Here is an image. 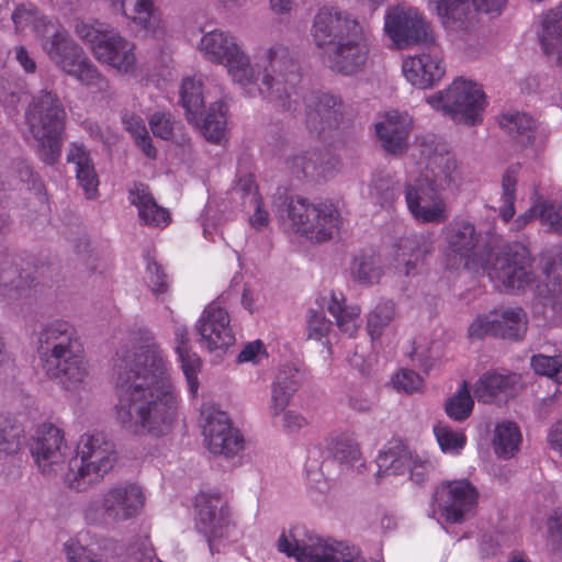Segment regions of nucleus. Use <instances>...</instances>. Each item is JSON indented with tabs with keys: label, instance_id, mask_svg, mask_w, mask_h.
Masks as SVG:
<instances>
[{
	"label": "nucleus",
	"instance_id": "43",
	"mask_svg": "<svg viewBox=\"0 0 562 562\" xmlns=\"http://www.w3.org/2000/svg\"><path fill=\"white\" fill-rule=\"evenodd\" d=\"M180 99L186 110L188 121L198 124L199 116L204 108V94L201 78L190 76L182 79Z\"/></svg>",
	"mask_w": 562,
	"mask_h": 562
},
{
	"label": "nucleus",
	"instance_id": "9",
	"mask_svg": "<svg viewBox=\"0 0 562 562\" xmlns=\"http://www.w3.org/2000/svg\"><path fill=\"white\" fill-rule=\"evenodd\" d=\"M194 527L204 537L212 555L223 552L239 535L227 502L217 492H201L195 496Z\"/></svg>",
	"mask_w": 562,
	"mask_h": 562
},
{
	"label": "nucleus",
	"instance_id": "34",
	"mask_svg": "<svg viewBox=\"0 0 562 562\" xmlns=\"http://www.w3.org/2000/svg\"><path fill=\"white\" fill-rule=\"evenodd\" d=\"M413 456L402 441L394 440L387 442L376 456V475L382 477L405 474L413 462Z\"/></svg>",
	"mask_w": 562,
	"mask_h": 562
},
{
	"label": "nucleus",
	"instance_id": "29",
	"mask_svg": "<svg viewBox=\"0 0 562 562\" xmlns=\"http://www.w3.org/2000/svg\"><path fill=\"white\" fill-rule=\"evenodd\" d=\"M128 201L137 207L138 216L144 224L166 227L170 223L169 211L157 204L146 184L133 183L128 189Z\"/></svg>",
	"mask_w": 562,
	"mask_h": 562
},
{
	"label": "nucleus",
	"instance_id": "30",
	"mask_svg": "<svg viewBox=\"0 0 562 562\" xmlns=\"http://www.w3.org/2000/svg\"><path fill=\"white\" fill-rule=\"evenodd\" d=\"M286 165L289 170L297 178L321 180L331 177L339 162L334 158L326 161L321 160V154L311 150L293 155L286 160Z\"/></svg>",
	"mask_w": 562,
	"mask_h": 562
},
{
	"label": "nucleus",
	"instance_id": "24",
	"mask_svg": "<svg viewBox=\"0 0 562 562\" xmlns=\"http://www.w3.org/2000/svg\"><path fill=\"white\" fill-rule=\"evenodd\" d=\"M145 495L135 483H121L109 487L102 496V509L113 522H123L136 517L143 509Z\"/></svg>",
	"mask_w": 562,
	"mask_h": 562
},
{
	"label": "nucleus",
	"instance_id": "2",
	"mask_svg": "<svg viewBox=\"0 0 562 562\" xmlns=\"http://www.w3.org/2000/svg\"><path fill=\"white\" fill-rule=\"evenodd\" d=\"M443 256L447 267L458 269L482 266L490 279L506 291L525 292L531 290L536 299L552 310H562V249L557 254L544 252L540 257L544 280L537 282L532 270L533 260L529 250L521 245L506 246L494 252L484 262L475 254L479 234L470 221L454 220L443 226Z\"/></svg>",
	"mask_w": 562,
	"mask_h": 562
},
{
	"label": "nucleus",
	"instance_id": "5",
	"mask_svg": "<svg viewBox=\"0 0 562 562\" xmlns=\"http://www.w3.org/2000/svg\"><path fill=\"white\" fill-rule=\"evenodd\" d=\"M66 117L58 94L47 89L34 95L25 111V122L36 143L37 154L46 165L56 164L60 157Z\"/></svg>",
	"mask_w": 562,
	"mask_h": 562
},
{
	"label": "nucleus",
	"instance_id": "63",
	"mask_svg": "<svg viewBox=\"0 0 562 562\" xmlns=\"http://www.w3.org/2000/svg\"><path fill=\"white\" fill-rule=\"evenodd\" d=\"M331 328V322L326 318L321 311H310L307 316V337L308 339L322 340L328 335Z\"/></svg>",
	"mask_w": 562,
	"mask_h": 562
},
{
	"label": "nucleus",
	"instance_id": "12",
	"mask_svg": "<svg viewBox=\"0 0 562 562\" xmlns=\"http://www.w3.org/2000/svg\"><path fill=\"white\" fill-rule=\"evenodd\" d=\"M426 101L431 109L468 125L482 122L486 105L481 87L462 78L453 80L447 89L429 95Z\"/></svg>",
	"mask_w": 562,
	"mask_h": 562
},
{
	"label": "nucleus",
	"instance_id": "25",
	"mask_svg": "<svg viewBox=\"0 0 562 562\" xmlns=\"http://www.w3.org/2000/svg\"><path fill=\"white\" fill-rule=\"evenodd\" d=\"M305 123L311 132L336 128L344 115L342 100L333 93L312 91L304 97Z\"/></svg>",
	"mask_w": 562,
	"mask_h": 562
},
{
	"label": "nucleus",
	"instance_id": "62",
	"mask_svg": "<svg viewBox=\"0 0 562 562\" xmlns=\"http://www.w3.org/2000/svg\"><path fill=\"white\" fill-rule=\"evenodd\" d=\"M392 383L397 391L412 394L422 390L424 380L415 371L402 369L393 376Z\"/></svg>",
	"mask_w": 562,
	"mask_h": 562
},
{
	"label": "nucleus",
	"instance_id": "22",
	"mask_svg": "<svg viewBox=\"0 0 562 562\" xmlns=\"http://www.w3.org/2000/svg\"><path fill=\"white\" fill-rule=\"evenodd\" d=\"M114 13L124 16L144 36L159 40L166 34L162 12L156 0H104Z\"/></svg>",
	"mask_w": 562,
	"mask_h": 562
},
{
	"label": "nucleus",
	"instance_id": "49",
	"mask_svg": "<svg viewBox=\"0 0 562 562\" xmlns=\"http://www.w3.org/2000/svg\"><path fill=\"white\" fill-rule=\"evenodd\" d=\"M395 316V304L392 301H382L368 314L367 329L372 339L381 337L385 328Z\"/></svg>",
	"mask_w": 562,
	"mask_h": 562
},
{
	"label": "nucleus",
	"instance_id": "19",
	"mask_svg": "<svg viewBox=\"0 0 562 562\" xmlns=\"http://www.w3.org/2000/svg\"><path fill=\"white\" fill-rule=\"evenodd\" d=\"M425 45V49L405 57L402 63V74L406 81L422 90L439 85L447 71L440 47L436 43Z\"/></svg>",
	"mask_w": 562,
	"mask_h": 562
},
{
	"label": "nucleus",
	"instance_id": "44",
	"mask_svg": "<svg viewBox=\"0 0 562 562\" xmlns=\"http://www.w3.org/2000/svg\"><path fill=\"white\" fill-rule=\"evenodd\" d=\"M29 276H23L10 261L2 263L0 269V291L10 300H16L30 290Z\"/></svg>",
	"mask_w": 562,
	"mask_h": 562
},
{
	"label": "nucleus",
	"instance_id": "23",
	"mask_svg": "<svg viewBox=\"0 0 562 562\" xmlns=\"http://www.w3.org/2000/svg\"><path fill=\"white\" fill-rule=\"evenodd\" d=\"M408 212L418 224H442L449 218L446 201L440 193L431 192L426 186L408 179L404 189Z\"/></svg>",
	"mask_w": 562,
	"mask_h": 562
},
{
	"label": "nucleus",
	"instance_id": "31",
	"mask_svg": "<svg viewBox=\"0 0 562 562\" xmlns=\"http://www.w3.org/2000/svg\"><path fill=\"white\" fill-rule=\"evenodd\" d=\"M67 162L76 166V179L88 199L98 194L99 178L94 169L90 151L80 143H70L67 151Z\"/></svg>",
	"mask_w": 562,
	"mask_h": 562
},
{
	"label": "nucleus",
	"instance_id": "1",
	"mask_svg": "<svg viewBox=\"0 0 562 562\" xmlns=\"http://www.w3.org/2000/svg\"><path fill=\"white\" fill-rule=\"evenodd\" d=\"M114 389L115 417L125 430L159 437L172 429L181 400L154 340L117 352Z\"/></svg>",
	"mask_w": 562,
	"mask_h": 562
},
{
	"label": "nucleus",
	"instance_id": "38",
	"mask_svg": "<svg viewBox=\"0 0 562 562\" xmlns=\"http://www.w3.org/2000/svg\"><path fill=\"white\" fill-rule=\"evenodd\" d=\"M539 41L546 55L562 58V2L544 14Z\"/></svg>",
	"mask_w": 562,
	"mask_h": 562
},
{
	"label": "nucleus",
	"instance_id": "4",
	"mask_svg": "<svg viewBox=\"0 0 562 562\" xmlns=\"http://www.w3.org/2000/svg\"><path fill=\"white\" fill-rule=\"evenodd\" d=\"M256 71V89L251 97L261 94L265 100L286 111H296L292 95L301 79L300 65L289 47L272 44L261 49L252 65Z\"/></svg>",
	"mask_w": 562,
	"mask_h": 562
},
{
	"label": "nucleus",
	"instance_id": "37",
	"mask_svg": "<svg viewBox=\"0 0 562 562\" xmlns=\"http://www.w3.org/2000/svg\"><path fill=\"white\" fill-rule=\"evenodd\" d=\"M518 380L515 373L486 372L475 383L474 395L480 402H492L496 396L509 393Z\"/></svg>",
	"mask_w": 562,
	"mask_h": 562
},
{
	"label": "nucleus",
	"instance_id": "60",
	"mask_svg": "<svg viewBox=\"0 0 562 562\" xmlns=\"http://www.w3.org/2000/svg\"><path fill=\"white\" fill-rule=\"evenodd\" d=\"M548 551L557 559L562 558V521L561 517L554 512L547 520Z\"/></svg>",
	"mask_w": 562,
	"mask_h": 562
},
{
	"label": "nucleus",
	"instance_id": "40",
	"mask_svg": "<svg viewBox=\"0 0 562 562\" xmlns=\"http://www.w3.org/2000/svg\"><path fill=\"white\" fill-rule=\"evenodd\" d=\"M342 293L331 292L327 310L336 319V324L341 333L348 337H353L360 328V313L358 305L347 306Z\"/></svg>",
	"mask_w": 562,
	"mask_h": 562
},
{
	"label": "nucleus",
	"instance_id": "36",
	"mask_svg": "<svg viewBox=\"0 0 562 562\" xmlns=\"http://www.w3.org/2000/svg\"><path fill=\"white\" fill-rule=\"evenodd\" d=\"M296 370L288 368L278 373L271 386V398L268 405V413L271 418H277L288 407L291 397L297 390Z\"/></svg>",
	"mask_w": 562,
	"mask_h": 562
},
{
	"label": "nucleus",
	"instance_id": "7",
	"mask_svg": "<svg viewBox=\"0 0 562 562\" xmlns=\"http://www.w3.org/2000/svg\"><path fill=\"white\" fill-rule=\"evenodd\" d=\"M198 48L205 60L225 67L232 80L246 95L254 94L256 71L236 36L222 30H213L201 37Z\"/></svg>",
	"mask_w": 562,
	"mask_h": 562
},
{
	"label": "nucleus",
	"instance_id": "32",
	"mask_svg": "<svg viewBox=\"0 0 562 562\" xmlns=\"http://www.w3.org/2000/svg\"><path fill=\"white\" fill-rule=\"evenodd\" d=\"M175 350L181 362L183 374L188 382L189 392L192 396H196L199 391L198 374L201 368L200 357L191 351L189 346V334L186 325L176 322L175 328Z\"/></svg>",
	"mask_w": 562,
	"mask_h": 562
},
{
	"label": "nucleus",
	"instance_id": "28",
	"mask_svg": "<svg viewBox=\"0 0 562 562\" xmlns=\"http://www.w3.org/2000/svg\"><path fill=\"white\" fill-rule=\"evenodd\" d=\"M37 38L43 52L61 70L82 52V48L69 36L68 32L55 21H53L49 33Z\"/></svg>",
	"mask_w": 562,
	"mask_h": 562
},
{
	"label": "nucleus",
	"instance_id": "39",
	"mask_svg": "<svg viewBox=\"0 0 562 562\" xmlns=\"http://www.w3.org/2000/svg\"><path fill=\"white\" fill-rule=\"evenodd\" d=\"M342 293L331 292L327 310L336 319V324L341 333L348 337H353L360 328V313L358 305L347 306Z\"/></svg>",
	"mask_w": 562,
	"mask_h": 562
},
{
	"label": "nucleus",
	"instance_id": "61",
	"mask_svg": "<svg viewBox=\"0 0 562 562\" xmlns=\"http://www.w3.org/2000/svg\"><path fill=\"white\" fill-rule=\"evenodd\" d=\"M370 194L381 205H390L397 196L398 192L390 179L376 178L370 187Z\"/></svg>",
	"mask_w": 562,
	"mask_h": 562
},
{
	"label": "nucleus",
	"instance_id": "45",
	"mask_svg": "<svg viewBox=\"0 0 562 562\" xmlns=\"http://www.w3.org/2000/svg\"><path fill=\"white\" fill-rule=\"evenodd\" d=\"M527 314L520 307L498 312V337L519 340L527 331Z\"/></svg>",
	"mask_w": 562,
	"mask_h": 562
},
{
	"label": "nucleus",
	"instance_id": "21",
	"mask_svg": "<svg viewBox=\"0 0 562 562\" xmlns=\"http://www.w3.org/2000/svg\"><path fill=\"white\" fill-rule=\"evenodd\" d=\"M324 63L335 72L351 76L361 71L369 56L368 32L360 30L356 35L338 42L322 52Z\"/></svg>",
	"mask_w": 562,
	"mask_h": 562
},
{
	"label": "nucleus",
	"instance_id": "26",
	"mask_svg": "<svg viewBox=\"0 0 562 562\" xmlns=\"http://www.w3.org/2000/svg\"><path fill=\"white\" fill-rule=\"evenodd\" d=\"M393 266L400 276L409 277L417 272V267L434 251L431 233L411 234L396 240L393 246Z\"/></svg>",
	"mask_w": 562,
	"mask_h": 562
},
{
	"label": "nucleus",
	"instance_id": "52",
	"mask_svg": "<svg viewBox=\"0 0 562 562\" xmlns=\"http://www.w3.org/2000/svg\"><path fill=\"white\" fill-rule=\"evenodd\" d=\"M501 127L514 137H526L530 142L533 120L526 113H505L499 119Z\"/></svg>",
	"mask_w": 562,
	"mask_h": 562
},
{
	"label": "nucleus",
	"instance_id": "16",
	"mask_svg": "<svg viewBox=\"0 0 562 562\" xmlns=\"http://www.w3.org/2000/svg\"><path fill=\"white\" fill-rule=\"evenodd\" d=\"M200 425L204 443L213 454L229 458L244 449L239 430L232 426L228 415L215 405H202Z\"/></svg>",
	"mask_w": 562,
	"mask_h": 562
},
{
	"label": "nucleus",
	"instance_id": "13",
	"mask_svg": "<svg viewBox=\"0 0 562 562\" xmlns=\"http://www.w3.org/2000/svg\"><path fill=\"white\" fill-rule=\"evenodd\" d=\"M418 155L419 175L411 179L426 186L431 192H443L456 184L458 161L456 156L431 136L417 138L415 145Z\"/></svg>",
	"mask_w": 562,
	"mask_h": 562
},
{
	"label": "nucleus",
	"instance_id": "18",
	"mask_svg": "<svg viewBox=\"0 0 562 562\" xmlns=\"http://www.w3.org/2000/svg\"><path fill=\"white\" fill-rule=\"evenodd\" d=\"M30 449L38 470L47 476L63 471L71 454L63 429L53 424L38 427Z\"/></svg>",
	"mask_w": 562,
	"mask_h": 562
},
{
	"label": "nucleus",
	"instance_id": "20",
	"mask_svg": "<svg viewBox=\"0 0 562 562\" xmlns=\"http://www.w3.org/2000/svg\"><path fill=\"white\" fill-rule=\"evenodd\" d=\"M195 330L200 342L210 351L226 349L235 342L229 314L220 297L205 306Z\"/></svg>",
	"mask_w": 562,
	"mask_h": 562
},
{
	"label": "nucleus",
	"instance_id": "8",
	"mask_svg": "<svg viewBox=\"0 0 562 562\" xmlns=\"http://www.w3.org/2000/svg\"><path fill=\"white\" fill-rule=\"evenodd\" d=\"M75 34L90 48L93 57L119 74L135 75L137 71L136 44L119 31L101 30L95 25L76 21Z\"/></svg>",
	"mask_w": 562,
	"mask_h": 562
},
{
	"label": "nucleus",
	"instance_id": "33",
	"mask_svg": "<svg viewBox=\"0 0 562 562\" xmlns=\"http://www.w3.org/2000/svg\"><path fill=\"white\" fill-rule=\"evenodd\" d=\"M10 20L18 35L34 33L36 37L46 36L53 26V20L32 3L16 4L10 13Z\"/></svg>",
	"mask_w": 562,
	"mask_h": 562
},
{
	"label": "nucleus",
	"instance_id": "42",
	"mask_svg": "<svg viewBox=\"0 0 562 562\" xmlns=\"http://www.w3.org/2000/svg\"><path fill=\"white\" fill-rule=\"evenodd\" d=\"M446 29L459 31L467 26L470 18L469 0H430Z\"/></svg>",
	"mask_w": 562,
	"mask_h": 562
},
{
	"label": "nucleus",
	"instance_id": "64",
	"mask_svg": "<svg viewBox=\"0 0 562 562\" xmlns=\"http://www.w3.org/2000/svg\"><path fill=\"white\" fill-rule=\"evenodd\" d=\"M66 555L68 562H104L102 559L98 558L97 553L78 542L66 544Z\"/></svg>",
	"mask_w": 562,
	"mask_h": 562
},
{
	"label": "nucleus",
	"instance_id": "56",
	"mask_svg": "<svg viewBox=\"0 0 562 562\" xmlns=\"http://www.w3.org/2000/svg\"><path fill=\"white\" fill-rule=\"evenodd\" d=\"M530 363L537 374L546 375L562 384V355H535Z\"/></svg>",
	"mask_w": 562,
	"mask_h": 562
},
{
	"label": "nucleus",
	"instance_id": "59",
	"mask_svg": "<svg viewBox=\"0 0 562 562\" xmlns=\"http://www.w3.org/2000/svg\"><path fill=\"white\" fill-rule=\"evenodd\" d=\"M539 217L548 231L562 234V201L544 202L540 205Z\"/></svg>",
	"mask_w": 562,
	"mask_h": 562
},
{
	"label": "nucleus",
	"instance_id": "15",
	"mask_svg": "<svg viewBox=\"0 0 562 562\" xmlns=\"http://www.w3.org/2000/svg\"><path fill=\"white\" fill-rule=\"evenodd\" d=\"M384 31L398 48L436 42L430 24L425 18L417 9L404 4L386 10Z\"/></svg>",
	"mask_w": 562,
	"mask_h": 562
},
{
	"label": "nucleus",
	"instance_id": "48",
	"mask_svg": "<svg viewBox=\"0 0 562 562\" xmlns=\"http://www.w3.org/2000/svg\"><path fill=\"white\" fill-rule=\"evenodd\" d=\"M350 270L352 277L364 284L375 283L382 276L380 260L373 254L355 257Z\"/></svg>",
	"mask_w": 562,
	"mask_h": 562
},
{
	"label": "nucleus",
	"instance_id": "54",
	"mask_svg": "<svg viewBox=\"0 0 562 562\" xmlns=\"http://www.w3.org/2000/svg\"><path fill=\"white\" fill-rule=\"evenodd\" d=\"M126 130L132 134L136 145L151 159L156 158V148L151 145L144 121L139 116L131 115L124 120Z\"/></svg>",
	"mask_w": 562,
	"mask_h": 562
},
{
	"label": "nucleus",
	"instance_id": "55",
	"mask_svg": "<svg viewBox=\"0 0 562 562\" xmlns=\"http://www.w3.org/2000/svg\"><path fill=\"white\" fill-rule=\"evenodd\" d=\"M22 429L9 417L0 416V452L8 454L19 451Z\"/></svg>",
	"mask_w": 562,
	"mask_h": 562
},
{
	"label": "nucleus",
	"instance_id": "51",
	"mask_svg": "<svg viewBox=\"0 0 562 562\" xmlns=\"http://www.w3.org/2000/svg\"><path fill=\"white\" fill-rule=\"evenodd\" d=\"M434 434L445 453L459 454L467 442V437L462 431H456L442 423L435 425Z\"/></svg>",
	"mask_w": 562,
	"mask_h": 562
},
{
	"label": "nucleus",
	"instance_id": "53",
	"mask_svg": "<svg viewBox=\"0 0 562 562\" xmlns=\"http://www.w3.org/2000/svg\"><path fill=\"white\" fill-rule=\"evenodd\" d=\"M517 172L516 169L509 168L502 179V202L501 216L508 222L515 214L514 203L516 200Z\"/></svg>",
	"mask_w": 562,
	"mask_h": 562
},
{
	"label": "nucleus",
	"instance_id": "58",
	"mask_svg": "<svg viewBox=\"0 0 562 562\" xmlns=\"http://www.w3.org/2000/svg\"><path fill=\"white\" fill-rule=\"evenodd\" d=\"M472 339H482L485 336L498 337V312L477 316L469 327Z\"/></svg>",
	"mask_w": 562,
	"mask_h": 562
},
{
	"label": "nucleus",
	"instance_id": "46",
	"mask_svg": "<svg viewBox=\"0 0 562 562\" xmlns=\"http://www.w3.org/2000/svg\"><path fill=\"white\" fill-rule=\"evenodd\" d=\"M329 451L341 464L352 465L361 459L360 446L353 434L341 432L330 439Z\"/></svg>",
	"mask_w": 562,
	"mask_h": 562
},
{
	"label": "nucleus",
	"instance_id": "6",
	"mask_svg": "<svg viewBox=\"0 0 562 562\" xmlns=\"http://www.w3.org/2000/svg\"><path fill=\"white\" fill-rule=\"evenodd\" d=\"M79 465H70L65 482L70 490L85 492L103 481L119 461L115 443L101 431L83 434L77 445Z\"/></svg>",
	"mask_w": 562,
	"mask_h": 562
},
{
	"label": "nucleus",
	"instance_id": "57",
	"mask_svg": "<svg viewBox=\"0 0 562 562\" xmlns=\"http://www.w3.org/2000/svg\"><path fill=\"white\" fill-rule=\"evenodd\" d=\"M231 195L233 200H239L244 205L257 203L260 196L252 175L241 176L232 187Z\"/></svg>",
	"mask_w": 562,
	"mask_h": 562
},
{
	"label": "nucleus",
	"instance_id": "27",
	"mask_svg": "<svg viewBox=\"0 0 562 562\" xmlns=\"http://www.w3.org/2000/svg\"><path fill=\"white\" fill-rule=\"evenodd\" d=\"M411 128V116L397 111L387 112L383 120L375 125L382 147L392 155H398L406 150Z\"/></svg>",
	"mask_w": 562,
	"mask_h": 562
},
{
	"label": "nucleus",
	"instance_id": "35",
	"mask_svg": "<svg viewBox=\"0 0 562 562\" xmlns=\"http://www.w3.org/2000/svg\"><path fill=\"white\" fill-rule=\"evenodd\" d=\"M63 71L94 93H105L110 89L109 79L83 50Z\"/></svg>",
	"mask_w": 562,
	"mask_h": 562
},
{
	"label": "nucleus",
	"instance_id": "10",
	"mask_svg": "<svg viewBox=\"0 0 562 562\" xmlns=\"http://www.w3.org/2000/svg\"><path fill=\"white\" fill-rule=\"evenodd\" d=\"M278 550L297 562H367L360 550L345 542H328L302 527L283 531Z\"/></svg>",
	"mask_w": 562,
	"mask_h": 562
},
{
	"label": "nucleus",
	"instance_id": "3",
	"mask_svg": "<svg viewBox=\"0 0 562 562\" xmlns=\"http://www.w3.org/2000/svg\"><path fill=\"white\" fill-rule=\"evenodd\" d=\"M37 353L46 375L67 391L83 387L89 368L80 337L72 324L54 319L37 335Z\"/></svg>",
	"mask_w": 562,
	"mask_h": 562
},
{
	"label": "nucleus",
	"instance_id": "17",
	"mask_svg": "<svg viewBox=\"0 0 562 562\" xmlns=\"http://www.w3.org/2000/svg\"><path fill=\"white\" fill-rule=\"evenodd\" d=\"M364 29L351 13L333 5H324L316 12L311 35L323 52Z\"/></svg>",
	"mask_w": 562,
	"mask_h": 562
},
{
	"label": "nucleus",
	"instance_id": "41",
	"mask_svg": "<svg viewBox=\"0 0 562 562\" xmlns=\"http://www.w3.org/2000/svg\"><path fill=\"white\" fill-rule=\"evenodd\" d=\"M521 440L522 436L516 423L503 420L496 424L492 445L497 457L513 458L519 451Z\"/></svg>",
	"mask_w": 562,
	"mask_h": 562
},
{
	"label": "nucleus",
	"instance_id": "50",
	"mask_svg": "<svg viewBox=\"0 0 562 562\" xmlns=\"http://www.w3.org/2000/svg\"><path fill=\"white\" fill-rule=\"evenodd\" d=\"M473 406L474 402L468 383L463 382L459 391L447 401L445 409L449 418L456 422H463L470 417Z\"/></svg>",
	"mask_w": 562,
	"mask_h": 562
},
{
	"label": "nucleus",
	"instance_id": "14",
	"mask_svg": "<svg viewBox=\"0 0 562 562\" xmlns=\"http://www.w3.org/2000/svg\"><path fill=\"white\" fill-rule=\"evenodd\" d=\"M480 493L468 479L443 481L434 491L431 516L462 524L475 515Z\"/></svg>",
	"mask_w": 562,
	"mask_h": 562
},
{
	"label": "nucleus",
	"instance_id": "11",
	"mask_svg": "<svg viewBox=\"0 0 562 562\" xmlns=\"http://www.w3.org/2000/svg\"><path fill=\"white\" fill-rule=\"evenodd\" d=\"M286 215L292 231L313 243L333 239L342 223L340 212L334 203H312L301 196L289 201Z\"/></svg>",
	"mask_w": 562,
	"mask_h": 562
},
{
	"label": "nucleus",
	"instance_id": "47",
	"mask_svg": "<svg viewBox=\"0 0 562 562\" xmlns=\"http://www.w3.org/2000/svg\"><path fill=\"white\" fill-rule=\"evenodd\" d=\"M226 110L223 102H214L210 105L207 114L202 123H198L204 137L218 144L224 138L226 127Z\"/></svg>",
	"mask_w": 562,
	"mask_h": 562
}]
</instances>
